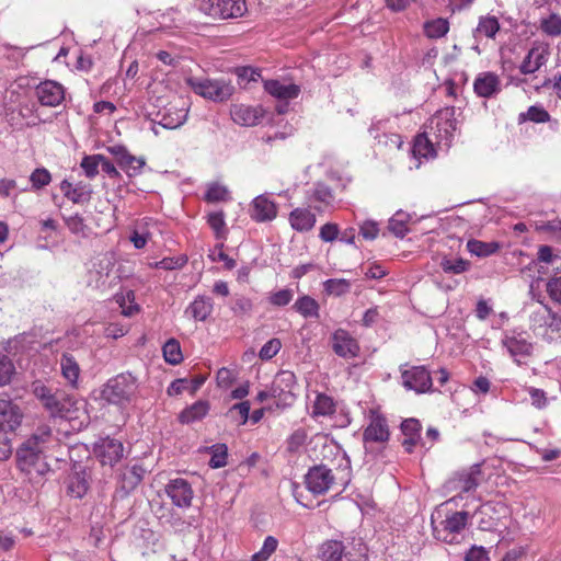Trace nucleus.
<instances>
[{"label":"nucleus","mask_w":561,"mask_h":561,"mask_svg":"<svg viewBox=\"0 0 561 561\" xmlns=\"http://www.w3.org/2000/svg\"><path fill=\"white\" fill-rule=\"evenodd\" d=\"M421 423L416 419H408L402 422L401 431L405 438L402 440V446L407 453H412L414 446L420 440Z\"/></svg>","instance_id":"bb28decb"},{"label":"nucleus","mask_w":561,"mask_h":561,"mask_svg":"<svg viewBox=\"0 0 561 561\" xmlns=\"http://www.w3.org/2000/svg\"><path fill=\"white\" fill-rule=\"evenodd\" d=\"M345 556V546L340 540H327L319 547L322 561H341Z\"/></svg>","instance_id":"c85d7f7f"},{"label":"nucleus","mask_w":561,"mask_h":561,"mask_svg":"<svg viewBox=\"0 0 561 561\" xmlns=\"http://www.w3.org/2000/svg\"><path fill=\"white\" fill-rule=\"evenodd\" d=\"M336 409V404L332 397L325 393H317L312 403V416H331Z\"/></svg>","instance_id":"473e14b6"},{"label":"nucleus","mask_w":561,"mask_h":561,"mask_svg":"<svg viewBox=\"0 0 561 561\" xmlns=\"http://www.w3.org/2000/svg\"><path fill=\"white\" fill-rule=\"evenodd\" d=\"M60 191L69 201L76 204H83L91 198L92 190L90 185L79 183L72 185L67 180H64L60 184Z\"/></svg>","instance_id":"4be33fe9"},{"label":"nucleus","mask_w":561,"mask_h":561,"mask_svg":"<svg viewBox=\"0 0 561 561\" xmlns=\"http://www.w3.org/2000/svg\"><path fill=\"white\" fill-rule=\"evenodd\" d=\"M33 393L51 416L72 419L75 413L83 407L82 401L41 382L33 385Z\"/></svg>","instance_id":"f03ea898"},{"label":"nucleus","mask_w":561,"mask_h":561,"mask_svg":"<svg viewBox=\"0 0 561 561\" xmlns=\"http://www.w3.org/2000/svg\"><path fill=\"white\" fill-rule=\"evenodd\" d=\"M35 94L42 105L54 107L64 101L65 89L57 81L46 80L36 87Z\"/></svg>","instance_id":"dca6fc26"},{"label":"nucleus","mask_w":561,"mask_h":561,"mask_svg":"<svg viewBox=\"0 0 561 561\" xmlns=\"http://www.w3.org/2000/svg\"><path fill=\"white\" fill-rule=\"evenodd\" d=\"M230 115L232 121L241 126H254L263 118L264 110L262 106L234 104L231 106Z\"/></svg>","instance_id":"6ab92c4d"},{"label":"nucleus","mask_w":561,"mask_h":561,"mask_svg":"<svg viewBox=\"0 0 561 561\" xmlns=\"http://www.w3.org/2000/svg\"><path fill=\"white\" fill-rule=\"evenodd\" d=\"M103 157L100 154L84 157L81 161V168L83 169L88 178H94L99 173V167L102 165Z\"/></svg>","instance_id":"603ef678"},{"label":"nucleus","mask_w":561,"mask_h":561,"mask_svg":"<svg viewBox=\"0 0 561 561\" xmlns=\"http://www.w3.org/2000/svg\"><path fill=\"white\" fill-rule=\"evenodd\" d=\"M307 432L304 428L296 430L287 439V451L290 454H300L305 450Z\"/></svg>","instance_id":"49530a36"},{"label":"nucleus","mask_w":561,"mask_h":561,"mask_svg":"<svg viewBox=\"0 0 561 561\" xmlns=\"http://www.w3.org/2000/svg\"><path fill=\"white\" fill-rule=\"evenodd\" d=\"M550 47L548 43L535 41L531 48L519 65V71L523 75H533L538 71L548 61Z\"/></svg>","instance_id":"1a4fd4ad"},{"label":"nucleus","mask_w":561,"mask_h":561,"mask_svg":"<svg viewBox=\"0 0 561 561\" xmlns=\"http://www.w3.org/2000/svg\"><path fill=\"white\" fill-rule=\"evenodd\" d=\"M134 301L135 295L131 290L116 295V302L122 308V313L125 317H131L139 311L138 305H136Z\"/></svg>","instance_id":"a19ab883"},{"label":"nucleus","mask_w":561,"mask_h":561,"mask_svg":"<svg viewBox=\"0 0 561 561\" xmlns=\"http://www.w3.org/2000/svg\"><path fill=\"white\" fill-rule=\"evenodd\" d=\"M500 249L497 242H483L480 240L471 239L467 242V250L479 257H485L494 254Z\"/></svg>","instance_id":"72a5a7b5"},{"label":"nucleus","mask_w":561,"mask_h":561,"mask_svg":"<svg viewBox=\"0 0 561 561\" xmlns=\"http://www.w3.org/2000/svg\"><path fill=\"white\" fill-rule=\"evenodd\" d=\"M474 92L481 98H492L501 91V81L494 72H482L473 82Z\"/></svg>","instance_id":"412c9836"},{"label":"nucleus","mask_w":561,"mask_h":561,"mask_svg":"<svg viewBox=\"0 0 561 561\" xmlns=\"http://www.w3.org/2000/svg\"><path fill=\"white\" fill-rule=\"evenodd\" d=\"M208 411L209 403L207 401L199 400L191 407L184 409L180 413L179 420L183 424H190L202 420L208 413Z\"/></svg>","instance_id":"c756f323"},{"label":"nucleus","mask_w":561,"mask_h":561,"mask_svg":"<svg viewBox=\"0 0 561 561\" xmlns=\"http://www.w3.org/2000/svg\"><path fill=\"white\" fill-rule=\"evenodd\" d=\"M213 300L209 297L198 296L185 310V313L196 321H205L213 312Z\"/></svg>","instance_id":"a878e982"},{"label":"nucleus","mask_w":561,"mask_h":561,"mask_svg":"<svg viewBox=\"0 0 561 561\" xmlns=\"http://www.w3.org/2000/svg\"><path fill=\"white\" fill-rule=\"evenodd\" d=\"M249 413L250 402L243 401L232 405L228 411V416L231 419L232 422L237 423L238 425H243L247 423L249 419Z\"/></svg>","instance_id":"de8ad7c7"},{"label":"nucleus","mask_w":561,"mask_h":561,"mask_svg":"<svg viewBox=\"0 0 561 561\" xmlns=\"http://www.w3.org/2000/svg\"><path fill=\"white\" fill-rule=\"evenodd\" d=\"M518 124L531 122L535 124L549 123L550 127L554 128L557 121L552 119L548 111L541 104H535L527 108V111L518 114Z\"/></svg>","instance_id":"b1692460"},{"label":"nucleus","mask_w":561,"mask_h":561,"mask_svg":"<svg viewBox=\"0 0 561 561\" xmlns=\"http://www.w3.org/2000/svg\"><path fill=\"white\" fill-rule=\"evenodd\" d=\"M379 232L378 224L373 220L364 221L359 227V234L365 240H374L377 238Z\"/></svg>","instance_id":"e2e57ef3"},{"label":"nucleus","mask_w":561,"mask_h":561,"mask_svg":"<svg viewBox=\"0 0 561 561\" xmlns=\"http://www.w3.org/2000/svg\"><path fill=\"white\" fill-rule=\"evenodd\" d=\"M480 473V465H474L468 471L457 473L447 482L446 486L449 491L458 493L471 492L479 485Z\"/></svg>","instance_id":"2eb2a0df"},{"label":"nucleus","mask_w":561,"mask_h":561,"mask_svg":"<svg viewBox=\"0 0 561 561\" xmlns=\"http://www.w3.org/2000/svg\"><path fill=\"white\" fill-rule=\"evenodd\" d=\"M410 216L404 211H397L390 219L388 229L398 238H403L408 231Z\"/></svg>","instance_id":"58836bf2"},{"label":"nucleus","mask_w":561,"mask_h":561,"mask_svg":"<svg viewBox=\"0 0 561 561\" xmlns=\"http://www.w3.org/2000/svg\"><path fill=\"white\" fill-rule=\"evenodd\" d=\"M236 73L238 78L244 82L257 81L261 77L260 71L252 67H239L236 69Z\"/></svg>","instance_id":"338daca9"},{"label":"nucleus","mask_w":561,"mask_h":561,"mask_svg":"<svg viewBox=\"0 0 561 561\" xmlns=\"http://www.w3.org/2000/svg\"><path fill=\"white\" fill-rule=\"evenodd\" d=\"M409 151L411 153L412 159L415 160L414 168H420L422 163V159H430L436 157V149L434 148V142H408Z\"/></svg>","instance_id":"2f4dec72"},{"label":"nucleus","mask_w":561,"mask_h":561,"mask_svg":"<svg viewBox=\"0 0 561 561\" xmlns=\"http://www.w3.org/2000/svg\"><path fill=\"white\" fill-rule=\"evenodd\" d=\"M332 350L343 358L356 357L359 353V344L352 334L344 330L337 329L331 337Z\"/></svg>","instance_id":"4468645a"},{"label":"nucleus","mask_w":561,"mask_h":561,"mask_svg":"<svg viewBox=\"0 0 561 561\" xmlns=\"http://www.w3.org/2000/svg\"><path fill=\"white\" fill-rule=\"evenodd\" d=\"M334 482L331 469L324 465L314 466L306 474V484L314 494H323L330 490Z\"/></svg>","instance_id":"f8f14e48"},{"label":"nucleus","mask_w":561,"mask_h":561,"mask_svg":"<svg viewBox=\"0 0 561 561\" xmlns=\"http://www.w3.org/2000/svg\"><path fill=\"white\" fill-rule=\"evenodd\" d=\"M313 198L324 205H331L334 196L329 186L324 184H317L313 191Z\"/></svg>","instance_id":"13d9d810"},{"label":"nucleus","mask_w":561,"mask_h":561,"mask_svg":"<svg viewBox=\"0 0 561 561\" xmlns=\"http://www.w3.org/2000/svg\"><path fill=\"white\" fill-rule=\"evenodd\" d=\"M502 343L518 365L522 364L520 358L529 356L533 350L531 343L522 334L506 335Z\"/></svg>","instance_id":"aec40b11"},{"label":"nucleus","mask_w":561,"mask_h":561,"mask_svg":"<svg viewBox=\"0 0 561 561\" xmlns=\"http://www.w3.org/2000/svg\"><path fill=\"white\" fill-rule=\"evenodd\" d=\"M185 83L195 94L215 103L227 102L234 93L233 84L225 78L190 76L185 78Z\"/></svg>","instance_id":"7ed1b4c3"},{"label":"nucleus","mask_w":561,"mask_h":561,"mask_svg":"<svg viewBox=\"0 0 561 561\" xmlns=\"http://www.w3.org/2000/svg\"><path fill=\"white\" fill-rule=\"evenodd\" d=\"M449 31V23L446 19L437 18L425 22L424 34L432 39L444 37Z\"/></svg>","instance_id":"f704fd0d"},{"label":"nucleus","mask_w":561,"mask_h":561,"mask_svg":"<svg viewBox=\"0 0 561 561\" xmlns=\"http://www.w3.org/2000/svg\"><path fill=\"white\" fill-rule=\"evenodd\" d=\"M547 291L552 300L561 302V277L551 278L547 283Z\"/></svg>","instance_id":"774afa93"},{"label":"nucleus","mask_w":561,"mask_h":561,"mask_svg":"<svg viewBox=\"0 0 561 561\" xmlns=\"http://www.w3.org/2000/svg\"><path fill=\"white\" fill-rule=\"evenodd\" d=\"M276 205L264 195L257 196L252 203L251 217L256 221H266L276 217Z\"/></svg>","instance_id":"5701e85b"},{"label":"nucleus","mask_w":561,"mask_h":561,"mask_svg":"<svg viewBox=\"0 0 561 561\" xmlns=\"http://www.w3.org/2000/svg\"><path fill=\"white\" fill-rule=\"evenodd\" d=\"M198 11L213 19H237L242 16L248 8L245 0H195Z\"/></svg>","instance_id":"39448f33"},{"label":"nucleus","mask_w":561,"mask_h":561,"mask_svg":"<svg viewBox=\"0 0 561 561\" xmlns=\"http://www.w3.org/2000/svg\"><path fill=\"white\" fill-rule=\"evenodd\" d=\"M439 265L447 274H461L467 272L471 266L468 260L448 256L443 257Z\"/></svg>","instance_id":"4c0bfd02"},{"label":"nucleus","mask_w":561,"mask_h":561,"mask_svg":"<svg viewBox=\"0 0 561 561\" xmlns=\"http://www.w3.org/2000/svg\"><path fill=\"white\" fill-rule=\"evenodd\" d=\"M285 77H283V82H285ZM300 87L298 84H285L283 83V115L287 112L289 100L297 99L300 94Z\"/></svg>","instance_id":"5fc2aeb1"},{"label":"nucleus","mask_w":561,"mask_h":561,"mask_svg":"<svg viewBox=\"0 0 561 561\" xmlns=\"http://www.w3.org/2000/svg\"><path fill=\"white\" fill-rule=\"evenodd\" d=\"M500 31V22L494 15L480 16L477 27L473 30V36L476 39L482 37L495 38V35Z\"/></svg>","instance_id":"cd10ccee"},{"label":"nucleus","mask_w":561,"mask_h":561,"mask_svg":"<svg viewBox=\"0 0 561 561\" xmlns=\"http://www.w3.org/2000/svg\"><path fill=\"white\" fill-rule=\"evenodd\" d=\"M540 31L550 37L561 35V16L557 13H550L548 16L541 18L539 23Z\"/></svg>","instance_id":"e433bc0d"},{"label":"nucleus","mask_w":561,"mask_h":561,"mask_svg":"<svg viewBox=\"0 0 561 561\" xmlns=\"http://www.w3.org/2000/svg\"><path fill=\"white\" fill-rule=\"evenodd\" d=\"M94 454L103 466L113 467L123 458L124 446L121 440L107 436L94 444Z\"/></svg>","instance_id":"9d476101"},{"label":"nucleus","mask_w":561,"mask_h":561,"mask_svg":"<svg viewBox=\"0 0 561 561\" xmlns=\"http://www.w3.org/2000/svg\"><path fill=\"white\" fill-rule=\"evenodd\" d=\"M13 374V363L5 355H0V387L8 385Z\"/></svg>","instance_id":"864d4df0"},{"label":"nucleus","mask_w":561,"mask_h":561,"mask_svg":"<svg viewBox=\"0 0 561 561\" xmlns=\"http://www.w3.org/2000/svg\"><path fill=\"white\" fill-rule=\"evenodd\" d=\"M283 383L288 388V391L283 390V407L291 405L299 390L295 381V375L291 371L283 370Z\"/></svg>","instance_id":"ea45409f"},{"label":"nucleus","mask_w":561,"mask_h":561,"mask_svg":"<svg viewBox=\"0 0 561 561\" xmlns=\"http://www.w3.org/2000/svg\"><path fill=\"white\" fill-rule=\"evenodd\" d=\"M162 351L165 362L171 365L180 364L183 359L180 343L175 339H170L167 341Z\"/></svg>","instance_id":"79ce46f5"},{"label":"nucleus","mask_w":561,"mask_h":561,"mask_svg":"<svg viewBox=\"0 0 561 561\" xmlns=\"http://www.w3.org/2000/svg\"><path fill=\"white\" fill-rule=\"evenodd\" d=\"M289 224L298 232L311 230L316 225V216L309 209L296 208L289 214Z\"/></svg>","instance_id":"393cba45"},{"label":"nucleus","mask_w":561,"mask_h":561,"mask_svg":"<svg viewBox=\"0 0 561 561\" xmlns=\"http://www.w3.org/2000/svg\"><path fill=\"white\" fill-rule=\"evenodd\" d=\"M278 540L275 537L268 536L263 543L261 550L252 556L251 561H266L273 552L277 549Z\"/></svg>","instance_id":"3c124183"},{"label":"nucleus","mask_w":561,"mask_h":561,"mask_svg":"<svg viewBox=\"0 0 561 561\" xmlns=\"http://www.w3.org/2000/svg\"><path fill=\"white\" fill-rule=\"evenodd\" d=\"M537 259L540 263L556 265L561 261V257L553 253V249L550 245H540L538 248Z\"/></svg>","instance_id":"6e6d98bb"},{"label":"nucleus","mask_w":561,"mask_h":561,"mask_svg":"<svg viewBox=\"0 0 561 561\" xmlns=\"http://www.w3.org/2000/svg\"><path fill=\"white\" fill-rule=\"evenodd\" d=\"M280 350V340L272 339L267 343L263 345L261 348L259 356L261 359H271L274 357Z\"/></svg>","instance_id":"052dcab7"},{"label":"nucleus","mask_w":561,"mask_h":561,"mask_svg":"<svg viewBox=\"0 0 561 561\" xmlns=\"http://www.w3.org/2000/svg\"><path fill=\"white\" fill-rule=\"evenodd\" d=\"M137 390L136 377L123 373L107 380L101 389V399L110 404L125 405L136 397Z\"/></svg>","instance_id":"20e7f679"},{"label":"nucleus","mask_w":561,"mask_h":561,"mask_svg":"<svg viewBox=\"0 0 561 561\" xmlns=\"http://www.w3.org/2000/svg\"><path fill=\"white\" fill-rule=\"evenodd\" d=\"M294 308L305 318L319 317V304L310 296H302L296 300Z\"/></svg>","instance_id":"c9c22d12"},{"label":"nucleus","mask_w":561,"mask_h":561,"mask_svg":"<svg viewBox=\"0 0 561 561\" xmlns=\"http://www.w3.org/2000/svg\"><path fill=\"white\" fill-rule=\"evenodd\" d=\"M319 237L324 242H333L339 237V226L328 222L320 228Z\"/></svg>","instance_id":"0e129e2a"},{"label":"nucleus","mask_w":561,"mask_h":561,"mask_svg":"<svg viewBox=\"0 0 561 561\" xmlns=\"http://www.w3.org/2000/svg\"><path fill=\"white\" fill-rule=\"evenodd\" d=\"M535 229L540 232H546L556 239H561V220L558 218L536 221Z\"/></svg>","instance_id":"09e8293b"},{"label":"nucleus","mask_w":561,"mask_h":561,"mask_svg":"<svg viewBox=\"0 0 561 561\" xmlns=\"http://www.w3.org/2000/svg\"><path fill=\"white\" fill-rule=\"evenodd\" d=\"M137 479L126 468L122 470L119 476V485L123 491L129 493L138 485Z\"/></svg>","instance_id":"680f3d73"},{"label":"nucleus","mask_w":561,"mask_h":561,"mask_svg":"<svg viewBox=\"0 0 561 561\" xmlns=\"http://www.w3.org/2000/svg\"><path fill=\"white\" fill-rule=\"evenodd\" d=\"M88 489L89 483L84 473H76L73 477H71L68 485V493L71 496L81 499L87 493Z\"/></svg>","instance_id":"a18cd8bd"},{"label":"nucleus","mask_w":561,"mask_h":561,"mask_svg":"<svg viewBox=\"0 0 561 561\" xmlns=\"http://www.w3.org/2000/svg\"><path fill=\"white\" fill-rule=\"evenodd\" d=\"M211 457L209 466L214 469L225 467L227 465L228 447L225 444H216L208 448Z\"/></svg>","instance_id":"c03bdc74"},{"label":"nucleus","mask_w":561,"mask_h":561,"mask_svg":"<svg viewBox=\"0 0 561 561\" xmlns=\"http://www.w3.org/2000/svg\"><path fill=\"white\" fill-rule=\"evenodd\" d=\"M528 393L531 399V404L537 409H543L548 404V399L543 390L530 387Z\"/></svg>","instance_id":"69168bd1"},{"label":"nucleus","mask_w":561,"mask_h":561,"mask_svg":"<svg viewBox=\"0 0 561 561\" xmlns=\"http://www.w3.org/2000/svg\"><path fill=\"white\" fill-rule=\"evenodd\" d=\"M364 442L369 443H386L389 439V427L385 416L378 412L371 411L369 416V424L364 431Z\"/></svg>","instance_id":"f3484780"},{"label":"nucleus","mask_w":561,"mask_h":561,"mask_svg":"<svg viewBox=\"0 0 561 561\" xmlns=\"http://www.w3.org/2000/svg\"><path fill=\"white\" fill-rule=\"evenodd\" d=\"M228 197L229 192L227 187L218 183L209 184L205 194V199L209 203L227 201Z\"/></svg>","instance_id":"8fccbe9b"},{"label":"nucleus","mask_w":561,"mask_h":561,"mask_svg":"<svg viewBox=\"0 0 561 561\" xmlns=\"http://www.w3.org/2000/svg\"><path fill=\"white\" fill-rule=\"evenodd\" d=\"M165 492L178 507H188L192 503L193 490L191 484L183 478L170 480L165 486Z\"/></svg>","instance_id":"a211bd4d"},{"label":"nucleus","mask_w":561,"mask_h":561,"mask_svg":"<svg viewBox=\"0 0 561 561\" xmlns=\"http://www.w3.org/2000/svg\"><path fill=\"white\" fill-rule=\"evenodd\" d=\"M207 222L217 237H220L225 232L226 222L222 211L210 213L207 217Z\"/></svg>","instance_id":"4d7b16f0"},{"label":"nucleus","mask_w":561,"mask_h":561,"mask_svg":"<svg viewBox=\"0 0 561 561\" xmlns=\"http://www.w3.org/2000/svg\"><path fill=\"white\" fill-rule=\"evenodd\" d=\"M469 519L468 512H455L439 524H435L432 516L433 533L436 539L453 545L459 542V535L466 528Z\"/></svg>","instance_id":"423d86ee"},{"label":"nucleus","mask_w":561,"mask_h":561,"mask_svg":"<svg viewBox=\"0 0 561 561\" xmlns=\"http://www.w3.org/2000/svg\"><path fill=\"white\" fill-rule=\"evenodd\" d=\"M50 173L46 169H36L32 172L30 180L35 188H42L49 184Z\"/></svg>","instance_id":"bf43d9fd"},{"label":"nucleus","mask_w":561,"mask_h":561,"mask_svg":"<svg viewBox=\"0 0 561 561\" xmlns=\"http://www.w3.org/2000/svg\"><path fill=\"white\" fill-rule=\"evenodd\" d=\"M108 151L114 156L117 164L127 173L128 176H135L140 173L146 161L144 157H135L128 152L122 144H115L108 147Z\"/></svg>","instance_id":"ddd939ff"},{"label":"nucleus","mask_w":561,"mask_h":561,"mask_svg":"<svg viewBox=\"0 0 561 561\" xmlns=\"http://www.w3.org/2000/svg\"><path fill=\"white\" fill-rule=\"evenodd\" d=\"M22 417L23 414L16 404L9 399L0 398V440L20 426Z\"/></svg>","instance_id":"9b49d317"},{"label":"nucleus","mask_w":561,"mask_h":561,"mask_svg":"<svg viewBox=\"0 0 561 561\" xmlns=\"http://www.w3.org/2000/svg\"><path fill=\"white\" fill-rule=\"evenodd\" d=\"M53 440L51 428L41 425L16 451L18 467L28 476H43L49 470L45 453Z\"/></svg>","instance_id":"f257e3e1"},{"label":"nucleus","mask_w":561,"mask_h":561,"mask_svg":"<svg viewBox=\"0 0 561 561\" xmlns=\"http://www.w3.org/2000/svg\"><path fill=\"white\" fill-rule=\"evenodd\" d=\"M60 369L62 377L71 386H76L80 376V367L72 355L68 353L61 355Z\"/></svg>","instance_id":"7c9ffc66"},{"label":"nucleus","mask_w":561,"mask_h":561,"mask_svg":"<svg viewBox=\"0 0 561 561\" xmlns=\"http://www.w3.org/2000/svg\"><path fill=\"white\" fill-rule=\"evenodd\" d=\"M402 385L408 390L425 393L432 390L433 381L430 371L424 366H401Z\"/></svg>","instance_id":"6e6552de"},{"label":"nucleus","mask_w":561,"mask_h":561,"mask_svg":"<svg viewBox=\"0 0 561 561\" xmlns=\"http://www.w3.org/2000/svg\"><path fill=\"white\" fill-rule=\"evenodd\" d=\"M530 327L534 332L543 337H561V316L554 314L546 305H539L530 314Z\"/></svg>","instance_id":"0eeeda50"},{"label":"nucleus","mask_w":561,"mask_h":561,"mask_svg":"<svg viewBox=\"0 0 561 561\" xmlns=\"http://www.w3.org/2000/svg\"><path fill=\"white\" fill-rule=\"evenodd\" d=\"M323 288L328 295L339 297L350 291L351 283L344 278H331L323 283Z\"/></svg>","instance_id":"37998d69"}]
</instances>
